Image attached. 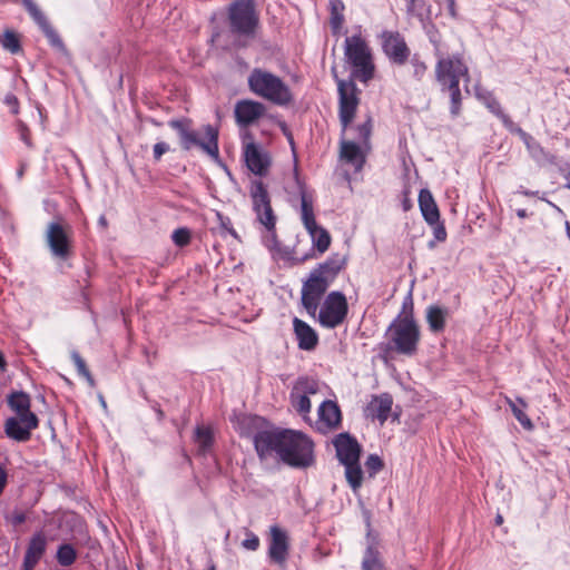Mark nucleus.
<instances>
[{"mask_svg":"<svg viewBox=\"0 0 570 570\" xmlns=\"http://www.w3.org/2000/svg\"><path fill=\"white\" fill-rule=\"evenodd\" d=\"M259 458L277 453L283 462L304 469L314 463L313 442L305 434L292 430L261 431L254 438Z\"/></svg>","mask_w":570,"mask_h":570,"instance_id":"f257e3e1","label":"nucleus"},{"mask_svg":"<svg viewBox=\"0 0 570 570\" xmlns=\"http://www.w3.org/2000/svg\"><path fill=\"white\" fill-rule=\"evenodd\" d=\"M249 90L276 106H288L294 97L288 85L273 72L254 68L247 79Z\"/></svg>","mask_w":570,"mask_h":570,"instance_id":"f03ea898","label":"nucleus"},{"mask_svg":"<svg viewBox=\"0 0 570 570\" xmlns=\"http://www.w3.org/2000/svg\"><path fill=\"white\" fill-rule=\"evenodd\" d=\"M230 32L236 37L237 47H246L255 39L259 27V16L254 0H237L229 6Z\"/></svg>","mask_w":570,"mask_h":570,"instance_id":"7ed1b4c3","label":"nucleus"},{"mask_svg":"<svg viewBox=\"0 0 570 570\" xmlns=\"http://www.w3.org/2000/svg\"><path fill=\"white\" fill-rule=\"evenodd\" d=\"M387 336L393 344L392 350L400 354L413 355L420 341V328L410 313L393 321L387 328Z\"/></svg>","mask_w":570,"mask_h":570,"instance_id":"20e7f679","label":"nucleus"},{"mask_svg":"<svg viewBox=\"0 0 570 570\" xmlns=\"http://www.w3.org/2000/svg\"><path fill=\"white\" fill-rule=\"evenodd\" d=\"M249 195L256 218L269 234L271 242L276 243V215L271 205L269 194L262 180L255 179L249 187Z\"/></svg>","mask_w":570,"mask_h":570,"instance_id":"39448f33","label":"nucleus"},{"mask_svg":"<svg viewBox=\"0 0 570 570\" xmlns=\"http://www.w3.org/2000/svg\"><path fill=\"white\" fill-rule=\"evenodd\" d=\"M345 57L354 67V75L366 82L373 77L374 66L371 61V52L365 40L360 36L345 39Z\"/></svg>","mask_w":570,"mask_h":570,"instance_id":"423d86ee","label":"nucleus"},{"mask_svg":"<svg viewBox=\"0 0 570 570\" xmlns=\"http://www.w3.org/2000/svg\"><path fill=\"white\" fill-rule=\"evenodd\" d=\"M71 235L70 225L61 219L48 224L45 239L55 258L66 261L72 255Z\"/></svg>","mask_w":570,"mask_h":570,"instance_id":"0eeeda50","label":"nucleus"},{"mask_svg":"<svg viewBox=\"0 0 570 570\" xmlns=\"http://www.w3.org/2000/svg\"><path fill=\"white\" fill-rule=\"evenodd\" d=\"M337 90H338V117L342 125L343 131L347 130L348 126L352 124L358 104L360 90L352 80H342L337 79Z\"/></svg>","mask_w":570,"mask_h":570,"instance_id":"6e6552de","label":"nucleus"},{"mask_svg":"<svg viewBox=\"0 0 570 570\" xmlns=\"http://www.w3.org/2000/svg\"><path fill=\"white\" fill-rule=\"evenodd\" d=\"M348 305L343 293L331 292L323 302L318 312V322L327 328H335L346 318Z\"/></svg>","mask_w":570,"mask_h":570,"instance_id":"1a4fd4ad","label":"nucleus"},{"mask_svg":"<svg viewBox=\"0 0 570 570\" xmlns=\"http://www.w3.org/2000/svg\"><path fill=\"white\" fill-rule=\"evenodd\" d=\"M330 284L317 277L312 272L308 278L303 283L302 286V305L308 313V315L315 317L320 303L324 294L326 293Z\"/></svg>","mask_w":570,"mask_h":570,"instance_id":"9d476101","label":"nucleus"},{"mask_svg":"<svg viewBox=\"0 0 570 570\" xmlns=\"http://www.w3.org/2000/svg\"><path fill=\"white\" fill-rule=\"evenodd\" d=\"M436 80L443 87L459 85L462 77H468V67L460 57H441L435 66Z\"/></svg>","mask_w":570,"mask_h":570,"instance_id":"9b49d317","label":"nucleus"},{"mask_svg":"<svg viewBox=\"0 0 570 570\" xmlns=\"http://www.w3.org/2000/svg\"><path fill=\"white\" fill-rule=\"evenodd\" d=\"M205 138L202 139L197 131L190 130L180 142L183 149L189 150L193 147H199L204 153L217 159L219 156L218 150V130L210 125L203 127Z\"/></svg>","mask_w":570,"mask_h":570,"instance_id":"f8f14e48","label":"nucleus"},{"mask_svg":"<svg viewBox=\"0 0 570 570\" xmlns=\"http://www.w3.org/2000/svg\"><path fill=\"white\" fill-rule=\"evenodd\" d=\"M39 420L36 414L27 416H11L4 422L6 435L17 442H27L31 438L32 430L37 429Z\"/></svg>","mask_w":570,"mask_h":570,"instance_id":"ddd939ff","label":"nucleus"},{"mask_svg":"<svg viewBox=\"0 0 570 570\" xmlns=\"http://www.w3.org/2000/svg\"><path fill=\"white\" fill-rule=\"evenodd\" d=\"M382 47L387 58L395 65H404L410 57V48L399 32L384 31L382 33Z\"/></svg>","mask_w":570,"mask_h":570,"instance_id":"4468645a","label":"nucleus"},{"mask_svg":"<svg viewBox=\"0 0 570 570\" xmlns=\"http://www.w3.org/2000/svg\"><path fill=\"white\" fill-rule=\"evenodd\" d=\"M244 159L247 168L257 176H265L271 166L269 154L254 141L244 146Z\"/></svg>","mask_w":570,"mask_h":570,"instance_id":"2eb2a0df","label":"nucleus"},{"mask_svg":"<svg viewBox=\"0 0 570 570\" xmlns=\"http://www.w3.org/2000/svg\"><path fill=\"white\" fill-rule=\"evenodd\" d=\"M269 532L268 557L274 563L283 566L288 557L289 544L287 533L277 525L271 527Z\"/></svg>","mask_w":570,"mask_h":570,"instance_id":"dca6fc26","label":"nucleus"},{"mask_svg":"<svg viewBox=\"0 0 570 570\" xmlns=\"http://www.w3.org/2000/svg\"><path fill=\"white\" fill-rule=\"evenodd\" d=\"M266 112L264 104L250 99L239 100L235 106V118L239 126H249Z\"/></svg>","mask_w":570,"mask_h":570,"instance_id":"f3484780","label":"nucleus"},{"mask_svg":"<svg viewBox=\"0 0 570 570\" xmlns=\"http://www.w3.org/2000/svg\"><path fill=\"white\" fill-rule=\"evenodd\" d=\"M296 190H289L293 196L301 198V218L306 229L315 228L317 225L314 208L313 197L306 191L305 184L295 176Z\"/></svg>","mask_w":570,"mask_h":570,"instance_id":"a211bd4d","label":"nucleus"},{"mask_svg":"<svg viewBox=\"0 0 570 570\" xmlns=\"http://www.w3.org/2000/svg\"><path fill=\"white\" fill-rule=\"evenodd\" d=\"M336 455L344 465L360 460L361 446L357 441L347 433H341L334 440Z\"/></svg>","mask_w":570,"mask_h":570,"instance_id":"6ab92c4d","label":"nucleus"},{"mask_svg":"<svg viewBox=\"0 0 570 570\" xmlns=\"http://www.w3.org/2000/svg\"><path fill=\"white\" fill-rule=\"evenodd\" d=\"M47 549V538L42 531L35 533L27 547L22 570H33Z\"/></svg>","mask_w":570,"mask_h":570,"instance_id":"aec40b11","label":"nucleus"},{"mask_svg":"<svg viewBox=\"0 0 570 570\" xmlns=\"http://www.w3.org/2000/svg\"><path fill=\"white\" fill-rule=\"evenodd\" d=\"M30 16L33 18V20L37 22V24L41 28L46 37L48 38L49 42L58 48V49H65L63 42L60 39L59 35L56 32V30L50 26L48 22L46 16L40 11V9L36 6V3L32 0H21Z\"/></svg>","mask_w":570,"mask_h":570,"instance_id":"412c9836","label":"nucleus"},{"mask_svg":"<svg viewBox=\"0 0 570 570\" xmlns=\"http://www.w3.org/2000/svg\"><path fill=\"white\" fill-rule=\"evenodd\" d=\"M345 264L346 258L344 256L333 254L326 262L314 268L312 273L331 285L338 273L344 268Z\"/></svg>","mask_w":570,"mask_h":570,"instance_id":"4be33fe9","label":"nucleus"},{"mask_svg":"<svg viewBox=\"0 0 570 570\" xmlns=\"http://www.w3.org/2000/svg\"><path fill=\"white\" fill-rule=\"evenodd\" d=\"M294 333L298 341V347L304 351H312L318 343L316 332L305 322L299 318H294Z\"/></svg>","mask_w":570,"mask_h":570,"instance_id":"5701e85b","label":"nucleus"},{"mask_svg":"<svg viewBox=\"0 0 570 570\" xmlns=\"http://www.w3.org/2000/svg\"><path fill=\"white\" fill-rule=\"evenodd\" d=\"M318 429H333L341 422V410L333 401H324L318 409Z\"/></svg>","mask_w":570,"mask_h":570,"instance_id":"b1692460","label":"nucleus"},{"mask_svg":"<svg viewBox=\"0 0 570 570\" xmlns=\"http://www.w3.org/2000/svg\"><path fill=\"white\" fill-rule=\"evenodd\" d=\"M340 155L341 158L347 164H351L356 171L363 168L365 155L356 141L342 140Z\"/></svg>","mask_w":570,"mask_h":570,"instance_id":"393cba45","label":"nucleus"},{"mask_svg":"<svg viewBox=\"0 0 570 570\" xmlns=\"http://www.w3.org/2000/svg\"><path fill=\"white\" fill-rule=\"evenodd\" d=\"M419 206L428 224L434 225L440 220V212L429 189H422L419 194Z\"/></svg>","mask_w":570,"mask_h":570,"instance_id":"a878e982","label":"nucleus"},{"mask_svg":"<svg viewBox=\"0 0 570 570\" xmlns=\"http://www.w3.org/2000/svg\"><path fill=\"white\" fill-rule=\"evenodd\" d=\"M392 403V397L389 394H382L381 396L373 399L368 409L372 415L383 424L390 415Z\"/></svg>","mask_w":570,"mask_h":570,"instance_id":"bb28decb","label":"nucleus"},{"mask_svg":"<svg viewBox=\"0 0 570 570\" xmlns=\"http://www.w3.org/2000/svg\"><path fill=\"white\" fill-rule=\"evenodd\" d=\"M362 570H384L381 553L374 543H370L363 554Z\"/></svg>","mask_w":570,"mask_h":570,"instance_id":"cd10ccee","label":"nucleus"},{"mask_svg":"<svg viewBox=\"0 0 570 570\" xmlns=\"http://www.w3.org/2000/svg\"><path fill=\"white\" fill-rule=\"evenodd\" d=\"M9 406L16 412L14 416H27L35 414L30 411L29 395L23 392H14L8 399Z\"/></svg>","mask_w":570,"mask_h":570,"instance_id":"c85d7f7f","label":"nucleus"},{"mask_svg":"<svg viewBox=\"0 0 570 570\" xmlns=\"http://www.w3.org/2000/svg\"><path fill=\"white\" fill-rule=\"evenodd\" d=\"M446 311L440 306L432 305L428 307L426 321L432 332H442L445 327Z\"/></svg>","mask_w":570,"mask_h":570,"instance_id":"c756f323","label":"nucleus"},{"mask_svg":"<svg viewBox=\"0 0 570 570\" xmlns=\"http://www.w3.org/2000/svg\"><path fill=\"white\" fill-rule=\"evenodd\" d=\"M312 238L314 247L321 253H325L331 245V235L330 233L318 226L315 225V228L306 229Z\"/></svg>","mask_w":570,"mask_h":570,"instance_id":"7c9ffc66","label":"nucleus"},{"mask_svg":"<svg viewBox=\"0 0 570 570\" xmlns=\"http://www.w3.org/2000/svg\"><path fill=\"white\" fill-rule=\"evenodd\" d=\"M507 403L511 407V411L514 415V417L519 421V423L525 429V430H532L533 424L531 420L528 417V415L524 413L523 409L527 407V403L518 397L517 402L512 401L511 399L507 397Z\"/></svg>","mask_w":570,"mask_h":570,"instance_id":"2f4dec72","label":"nucleus"},{"mask_svg":"<svg viewBox=\"0 0 570 570\" xmlns=\"http://www.w3.org/2000/svg\"><path fill=\"white\" fill-rule=\"evenodd\" d=\"M344 466L346 480L351 485L352 490L356 492L361 488L363 482V471L360 465V460L344 464Z\"/></svg>","mask_w":570,"mask_h":570,"instance_id":"473e14b6","label":"nucleus"},{"mask_svg":"<svg viewBox=\"0 0 570 570\" xmlns=\"http://www.w3.org/2000/svg\"><path fill=\"white\" fill-rule=\"evenodd\" d=\"M484 104L492 114H494L498 118L501 119V121L508 129L513 130V121L507 114H504L500 102L491 94L484 97Z\"/></svg>","mask_w":570,"mask_h":570,"instance_id":"72a5a7b5","label":"nucleus"},{"mask_svg":"<svg viewBox=\"0 0 570 570\" xmlns=\"http://www.w3.org/2000/svg\"><path fill=\"white\" fill-rule=\"evenodd\" d=\"M331 27L334 33L338 32L344 22V3L342 0H330Z\"/></svg>","mask_w":570,"mask_h":570,"instance_id":"f704fd0d","label":"nucleus"},{"mask_svg":"<svg viewBox=\"0 0 570 570\" xmlns=\"http://www.w3.org/2000/svg\"><path fill=\"white\" fill-rule=\"evenodd\" d=\"M373 121L372 117L367 116L366 120L354 128L356 132V142L362 145L364 148H370V137L372 135Z\"/></svg>","mask_w":570,"mask_h":570,"instance_id":"c9c22d12","label":"nucleus"},{"mask_svg":"<svg viewBox=\"0 0 570 570\" xmlns=\"http://www.w3.org/2000/svg\"><path fill=\"white\" fill-rule=\"evenodd\" d=\"M406 9L409 14L421 21L430 16V7L426 6L425 0H406Z\"/></svg>","mask_w":570,"mask_h":570,"instance_id":"e433bc0d","label":"nucleus"},{"mask_svg":"<svg viewBox=\"0 0 570 570\" xmlns=\"http://www.w3.org/2000/svg\"><path fill=\"white\" fill-rule=\"evenodd\" d=\"M77 559V552L75 548L69 543H63L58 548L57 561L60 566H71Z\"/></svg>","mask_w":570,"mask_h":570,"instance_id":"4c0bfd02","label":"nucleus"},{"mask_svg":"<svg viewBox=\"0 0 570 570\" xmlns=\"http://www.w3.org/2000/svg\"><path fill=\"white\" fill-rule=\"evenodd\" d=\"M0 43L11 53H17L21 49L18 35L11 30H6L3 32L2 37L0 38Z\"/></svg>","mask_w":570,"mask_h":570,"instance_id":"58836bf2","label":"nucleus"},{"mask_svg":"<svg viewBox=\"0 0 570 570\" xmlns=\"http://www.w3.org/2000/svg\"><path fill=\"white\" fill-rule=\"evenodd\" d=\"M291 402L294 409L301 414H307L311 411V401L305 394L292 391Z\"/></svg>","mask_w":570,"mask_h":570,"instance_id":"ea45409f","label":"nucleus"},{"mask_svg":"<svg viewBox=\"0 0 570 570\" xmlns=\"http://www.w3.org/2000/svg\"><path fill=\"white\" fill-rule=\"evenodd\" d=\"M293 391L308 396L309 394L317 393L318 384L314 380L302 377L296 382V384L293 387Z\"/></svg>","mask_w":570,"mask_h":570,"instance_id":"a19ab883","label":"nucleus"},{"mask_svg":"<svg viewBox=\"0 0 570 570\" xmlns=\"http://www.w3.org/2000/svg\"><path fill=\"white\" fill-rule=\"evenodd\" d=\"M71 358L77 367L78 373L87 380L90 386H95V380L90 374L89 370L87 368L86 362L79 355V353L73 351L71 353Z\"/></svg>","mask_w":570,"mask_h":570,"instance_id":"79ce46f5","label":"nucleus"},{"mask_svg":"<svg viewBox=\"0 0 570 570\" xmlns=\"http://www.w3.org/2000/svg\"><path fill=\"white\" fill-rule=\"evenodd\" d=\"M195 439L199 449L205 452L212 444V432L208 428L198 426L195 432Z\"/></svg>","mask_w":570,"mask_h":570,"instance_id":"37998d69","label":"nucleus"},{"mask_svg":"<svg viewBox=\"0 0 570 570\" xmlns=\"http://www.w3.org/2000/svg\"><path fill=\"white\" fill-rule=\"evenodd\" d=\"M191 233L187 227H180L173 232L171 240L178 247H185L190 243Z\"/></svg>","mask_w":570,"mask_h":570,"instance_id":"c03bdc74","label":"nucleus"},{"mask_svg":"<svg viewBox=\"0 0 570 570\" xmlns=\"http://www.w3.org/2000/svg\"><path fill=\"white\" fill-rule=\"evenodd\" d=\"M168 125L178 132L180 142L187 136V134L191 130V120H189L187 118L173 119L168 122Z\"/></svg>","mask_w":570,"mask_h":570,"instance_id":"a18cd8bd","label":"nucleus"},{"mask_svg":"<svg viewBox=\"0 0 570 570\" xmlns=\"http://www.w3.org/2000/svg\"><path fill=\"white\" fill-rule=\"evenodd\" d=\"M412 66V75L416 80H422L426 72V65L419 59V57L415 55L411 60Z\"/></svg>","mask_w":570,"mask_h":570,"instance_id":"49530a36","label":"nucleus"},{"mask_svg":"<svg viewBox=\"0 0 570 570\" xmlns=\"http://www.w3.org/2000/svg\"><path fill=\"white\" fill-rule=\"evenodd\" d=\"M365 466L371 475L376 474L383 468V461L376 454H371L365 462Z\"/></svg>","mask_w":570,"mask_h":570,"instance_id":"de8ad7c7","label":"nucleus"},{"mask_svg":"<svg viewBox=\"0 0 570 570\" xmlns=\"http://www.w3.org/2000/svg\"><path fill=\"white\" fill-rule=\"evenodd\" d=\"M4 519L7 521V523L13 525V527H18L20 524H22L27 517H26V513L20 511V510H14L12 512H9L4 515Z\"/></svg>","mask_w":570,"mask_h":570,"instance_id":"09e8293b","label":"nucleus"},{"mask_svg":"<svg viewBox=\"0 0 570 570\" xmlns=\"http://www.w3.org/2000/svg\"><path fill=\"white\" fill-rule=\"evenodd\" d=\"M216 218H217V222H218L220 228L226 230L233 237H235V238L238 237L236 230L233 228V225H232V222H230L229 217H226L223 214H220L219 212H216Z\"/></svg>","mask_w":570,"mask_h":570,"instance_id":"8fccbe9b","label":"nucleus"},{"mask_svg":"<svg viewBox=\"0 0 570 570\" xmlns=\"http://www.w3.org/2000/svg\"><path fill=\"white\" fill-rule=\"evenodd\" d=\"M246 537L247 538L242 542V547L249 551H256L259 547L258 537L250 531L246 532Z\"/></svg>","mask_w":570,"mask_h":570,"instance_id":"3c124183","label":"nucleus"},{"mask_svg":"<svg viewBox=\"0 0 570 570\" xmlns=\"http://www.w3.org/2000/svg\"><path fill=\"white\" fill-rule=\"evenodd\" d=\"M518 130L522 134V136H523V138H524V142H525V145H527L528 149L530 150V153H531L533 156H537L538 154L543 153L542 147H541L538 142H535V141H534L530 136H528L527 134L522 132V130H521V129H518Z\"/></svg>","mask_w":570,"mask_h":570,"instance_id":"603ef678","label":"nucleus"},{"mask_svg":"<svg viewBox=\"0 0 570 570\" xmlns=\"http://www.w3.org/2000/svg\"><path fill=\"white\" fill-rule=\"evenodd\" d=\"M169 151V145L165 141H159L154 146V159L156 161L160 160L164 154Z\"/></svg>","mask_w":570,"mask_h":570,"instance_id":"864d4df0","label":"nucleus"},{"mask_svg":"<svg viewBox=\"0 0 570 570\" xmlns=\"http://www.w3.org/2000/svg\"><path fill=\"white\" fill-rule=\"evenodd\" d=\"M433 226H434V229H433L434 238L438 242H444L446 239L445 227L442 224H440L439 222L436 224H434Z\"/></svg>","mask_w":570,"mask_h":570,"instance_id":"5fc2aeb1","label":"nucleus"},{"mask_svg":"<svg viewBox=\"0 0 570 570\" xmlns=\"http://www.w3.org/2000/svg\"><path fill=\"white\" fill-rule=\"evenodd\" d=\"M446 88L450 91L451 104L461 102V91L459 85L453 82L452 86H448Z\"/></svg>","mask_w":570,"mask_h":570,"instance_id":"6e6d98bb","label":"nucleus"},{"mask_svg":"<svg viewBox=\"0 0 570 570\" xmlns=\"http://www.w3.org/2000/svg\"><path fill=\"white\" fill-rule=\"evenodd\" d=\"M7 482H8V474L6 472V470L0 466V495L2 494L6 485H7Z\"/></svg>","mask_w":570,"mask_h":570,"instance_id":"4d7b16f0","label":"nucleus"},{"mask_svg":"<svg viewBox=\"0 0 570 570\" xmlns=\"http://www.w3.org/2000/svg\"><path fill=\"white\" fill-rule=\"evenodd\" d=\"M295 176H296L298 179H301V178L298 177V174H297L296 169H295V170H294V173L292 174L291 181L286 185V191H287L291 196H293V195L289 193V190H296Z\"/></svg>","mask_w":570,"mask_h":570,"instance_id":"13d9d810","label":"nucleus"},{"mask_svg":"<svg viewBox=\"0 0 570 570\" xmlns=\"http://www.w3.org/2000/svg\"><path fill=\"white\" fill-rule=\"evenodd\" d=\"M6 102L9 105V106H12V111L16 114L18 112V109H17V105H18V100L17 98L13 96V95H9L6 97Z\"/></svg>","mask_w":570,"mask_h":570,"instance_id":"bf43d9fd","label":"nucleus"},{"mask_svg":"<svg viewBox=\"0 0 570 570\" xmlns=\"http://www.w3.org/2000/svg\"><path fill=\"white\" fill-rule=\"evenodd\" d=\"M21 139L28 145L31 146V141L29 138V130L26 127L21 128Z\"/></svg>","mask_w":570,"mask_h":570,"instance_id":"052dcab7","label":"nucleus"},{"mask_svg":"<svg viewBox=\"0 0 570 570\" xmlns=\"http://www.w3.org/2000/svg\"><path fill=\"white\" fill-rule=\"evenodd\" d=\"M461 102L451 104V114L458 116L460 114Z\"/></svg>","mask_w":570,"mask_h":570,"instance_id":"680f3d73","label":"nucleus"},{"mask_svg":"<svg viewBox=\"0 0 570 570\" xmlns=\"http://www.w3.org/2000/svg\"><path fill=\"white\" fill-rule=\"evenodd\" d=\"M6 361H4V357L2 355V353L0 352V370H4L6 368Z\"/></svg>","mask_w":570,"mask_h":570,"instance_id":"e2e57ef3","label":"nucleus"},{"mask_svg":"<svg viewBox=\"0 0 570 570\" xmlns=\"http://www.w3.org/2000/svg\"><path fill=\"white\" fill-rule=\"evenodd\" d=\"M449 9L452 16L455 14L454 12V0H449Z\"/></svg>","mask_w":570,"mask_h":570,"instance_id":"0e129e2a","label":"nucleus"},{"mask_svg":"<svg viewBox=\"0 0 570 570\" xmlns=\"http://www.w3.org/2000/svg\"><path fill=\"white\" fill-rule=\"evenodd\" d=\"M502 523H503V518H502V515H501V514H498V515L495 517V524H497V525H501Z\"/></svg>","mask_w":570,"mask_h":570,"instance_id":"69168bd1","label":"nucleus"},{"mask_svg":"<svg viewBox=\"0 0 570 570\" xmlns=\"http://www.w3.org/2000/svg\"><path fill=\"white\" fill-rule=\"evenodd\" d=\"M517 214H518V216H519V217H521V218H524V217L527 216V212H525V209H519V210L517 212Z\"/></svg>","mask_w":570,"mask_h":570,"instance_id":"338daca9","label":"nucleus"},{"mask_svg":"<svg viewBox=\"0 0 570 570\" xmlns=\"http://www.w3.org/2000/svg\"><path fill=\"white\" fill-rule=\"evenodd\" d=\"M566 179H567L566 187L570 189V171L568 173Z\"/></svg>","mask_w":570,"mask_h":570,"instance_id":"774afa93","label":"nucleus"}]
</instances>
